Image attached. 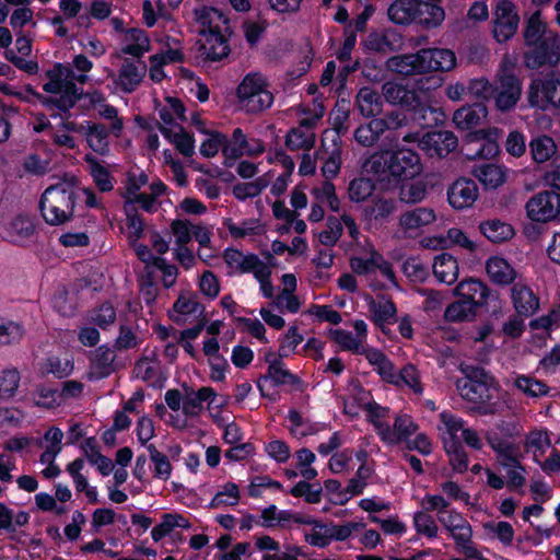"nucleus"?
Wrapping results in <instances>:
<instances>
[{"mask_svg":"<svg viewBox=\"0 0 560 560\" xmlns=\"http://www.w3.org/2000/svg\"><path fill=\"white\" fill-rule=\"evenodd\" d=\"M63 432L57 428L48 429L43 438L44 452L39 457V462H55L62 448Z\"/></svg>","mask_w":560,"mask_h":560,"instance_id":"5fc2aeb1","label":"nucleus"},{"mask_svg":"<svg viewBox=\"0 0 560 560\" xmlns=\"http://www.w3.org/2000/svg\"><path fill=\"white\" fill-rule=\"evenodd\" d=\"M525 210L533 222L556 221L560 219V195L549 190L540 191L528 199Z\"/></svg>","mask_w":560,"mask_h":560,"instance_id":"2eb2a0df","label":"nucleus"},{"mask_svg":"<svg viewBox=\"0 0 560 560\" xmlns=\"http://www.w3.org/2000/svg\"><path fill=\"white\" fill-rule=\"evenodd\" d=\"M312 195L318 203H326L331 211L338 212L340 210V201L330 179H326L319 187L313 188Z\"/></svg>","mask_w":560,"mask_h":560,"instance_id":"774afa93","label":"nucleus"},{"mask_svg":"<svg viewBox=\"0 0 560 560\" xmlns=\"http://www.w3.org/2000/svg\"><path fill=\"white\" fill-rule=\"evenodd\" d=\"M486 272L488 278L498 285L511 284L517 276L511 262L500 255H493L487 259Z\"/></svg>","mask_w":560,"mask_h":560,"instance_id":"7c9ffc66","label":"nucleus"},{"mask_svg":"<svg viewBox=\"0 0 560 560\" xmlns=\"http://www.w3.org/2000/svg\"><path fill=\"white\" fill-rule=\"evenodd\" d=\"M508 173L504 165L495 163H480L472 168V175L488 190L501 187L506 182Z\"/></svg>","mask_w":560,"mask_h":560,"instance_id":"cd10ccee","label":"nucleus"},{"mask_svg":"<svg viewBox=\"0 0 560 560\" xmlns=\"http://www.w3.org/2000/svg\"><path fill=\"white\" fill-rule=\"evenodd\" d=\"M369 363L374 366L377 373L388 383H398L397 373L394 365L386 355L377 349L364 348L363 353Z\"/></svg>","mask_w":560,"mask_h":560,"instance_id":"09e8293b","label":"nucleus"},{"mask_svg":"<svg viewBox=\"0 0 560 560\" xmlns=\"http://www.w3.org/2000/svg\"><path fill=\"white\" fill-rule=\"evenodd\" d=\"M530 107L540 110L560 108V77L549 74L532 81L527 91Z\"/></svg>","mask_w":560,"mask_h":560,"instance_id":"f8f14e48","label":"nucleus"},{"mask_svg":"<svg viewBox=\"0 0 560 560\" xmlns=\"http://www.w3.org/2000/svg\"><path fill=\"white\" fill-rule=\"evenodd\" d=\"M265 360L268 363V372L257 381V387L262 396L272 397L271 389L275 386L293 384L296 378L285 369L281 358L275 352L266 353Z\"/></svg>","mask_w":560,"mask_h":560,"instance_id":"a211bd4d","label":"nucleus"},{"mask_svg":"<svg viewBox=\"0 0 560 560\" xmlns=\"http://www.w3.org/2000/svg\"><path fill=\"white\" fill-rule=\"evenodd\" d=\"M513 307L521 317H530L539 308V298L526 284L517 282L511 288Z\"/></svg>","mask_w":560,"mask_h":560,"instance_id":"5701e85b","label":"nucleus"},{"mask_svg":"<svg viewBox=\"0 0 560 560\" xmlns=\"http://www.w3.org/2000/svg\"><path fill=\"white\" fill-rule=\"evenodd\" d=\"M30 515L24 511L14 512L0 503V529L15 532L19 527L28 523Z\"/></svg>","mask_w":560,"mask_h":560,"instance_id":"0e129e2a","label":"nucleus"},{"mask_svg":"<svg viewBox=\"0 0 560 560\" xmlns=\"http://www.w3.org/2000/svg\"><path fill=\"white\" fill-rule=\"evenodd\" d=\"M383 95L385 100L394 105H401L415 112H423L424 107L415 91L408 90L405 85L389 81L383 85Z\"/></svg>","mask_w":560,"mask_h":560,"instance_id":"b1692460","label":"nucleus"},{"mask_svg":"<svg viewBox=\"0 0 560 560\" xmlns=\"http://www.w3.org/2000/svg\"><path fill=\"white\" fill-rule=\"evenodd\" d=\"M352 270L358 275H368L378 270L389 282L394 283V271L388 261H386L377 252H371L368 259L354 257L350 261Z\"/></svg>","mask_w":560,"mask_h":560,"instance_id":"c85d7f7f","label":"nucleus"},{"mask_svg":"<svg viewBox=\"0 0 560 560\" xmlns=\"http://www.w3.org/2000/svg\"><path fill=\"white\" fill-rule=\"evenodd\" d=\"M369 312L371 318L381 329H385L396 319L397 310L393 301L386 296H377L375 299L368 296Z\"/></svg>","mask_w":560,"mask_h":560,"instance_id":"2f4dec72","label":"nucleus"},{"mask_svg":"<svg viewBox=\"0 0 560 560\" xmlns=\"http://www.w3.org/2000/svg\"><path fill=\"white\" fill-rule=\"evenodd\" d=\"M487 441L490 447L497 454V459L501 467L521 460V448L514 442L491 433L487 435Z\"/></svg>","mask_w":560,"mask_h":560,"instance_id":"f704fd0d","label":"nucleus"},{"mask_svg":"<svg viewBox=\"0 0 560 560\" xmlns=\"http://www.w3.org/2000/svg\"><path fill=\"white\" fill-rule=\"evenodd\" d=\"M15 49L16 52L13 50L9 52L11 61L20 69L33 72L36 69V65L26 59L32 51L31 39L26 36H19L15 40Z\"/></svg>","mask_w":560,"mask_h":560,"instance_id":"052dcab7","label":"nucleus"},{"mask_svg":"<svg viewBox=\"0 0 560 560\" xmlns=\"http://www.w3.org/2000/svg\"><path fill=\"white\" fill-rule=\"evenodd\" d=\"M241 498V491L236 483L232 481L224 482L218 487V490L210 502V506L218 509L236 505Z\"/></svg>","mask_w":560,"mask_h":560,"instance_id":"13d9d810","label":"nucleus"},{"mask_svg":"<svg viewBox=\"0 0 560 560\" xmlns=\"http://www.w3.org/2000/svg\"><path fill=\"white\" fill-rule=\"evenodd\" d=\"M386 130L383 119H373L369 124L359 126L354 131V139L364 147L373 145Z\"/></svg>","mask_w":560,"mask_h":560,"instance_id":"6e6d98bb","label":"nucleus"},{"mask_svg":"<svg viewBox=\"0 0 560 560\" xmlns=\"http://www.w3.org/2000/svg\"><path fill=\"white\" fill-rule=\"evenodd\" d=\"M182 59V54L177 49H167L165 51L152 55L150 57L149 75L153 82H161L165 77L163 67L165 65L177 62Z\"/></svg>","mask_w":560,"mask_h":560,"instance_id":"603ef678","label":"nucleus"},{"mask_svg":"<svg viewBox=\"0 0 560 560\" xmlns=\"http://www.w3.org/2000/svg\"><path fill=\"white\" fill-rule=\"evenodd\" d=\"M520 16L510 0H500L493 11L492 35L498 43L510 40L518 28Z\"/></svg>","mask_w":560,"mask_h":560,"instance_id":"f3484780","label":"nucleus"},{"mask_svg":"<svg viewBox=\"0 0 560 560\" xmlns=\"http://www.w3.org/2000/svg\"><path fill=\"white\" fill-rule=\"evenodd\" d=\"M215 393L211 387H201L198 390H189L184 395L183 415L186 418L198 417L203 409V404L208 402V408L213 418V404L215 400Z\"/></svg>","mask_w":560,"mask_h":560,"instance_id":"393cba45","label":"nucleus"},{"mask_svg":"<svg viewBox=\"0 0 560 560\" xmlns=\"http://www.w3.org/2000/svg\"><path fill=\"white\" fill-rule=\"evenodd\" d=\"M195 16L200 26L201 54L210 60H220L226 57L229 54L226 16L218 9L208 7L197 9Z\"/></svg>","mask_w":560,"mask_h":560,"instance_id":"39448f33","label":"nucleus"},{"mask_svg":"<svg viewBox=\"0 0 560 560\" xmlns=\"http://www.w3.org/2000/svg\"><path fill=\"white\" fill-rule=\"evenodd\" d=\"M439 419L440 422L436 429L444 448H453L455 445H460L463 431L467 429L465 421L448 411L441 412Z\"/></svg>","mask_w":560,"mask_h":560,"instance_id":"412c9836","label":"nucleus"},{"mask_svg":"<svg viewBox=\"0 0 560 560\" xmlns=\"http://www.w3.org/2000/svg\"><path fill=\"white\" fill-rule=\"evenodd\" d=\"M150 49V39L145 32L138 28L128 30L125 34L122 52L141 57Z\"/></svg>","mask_w":560,"mask_h":560,"instance_id":"8fccbe9b","label":"nucleus"},{"mask_svg":"<svg viewBox=\"0 0 560 560\" xmlns=\"http://www.w3.org/2000/svg\"><path fill=\"white\" fill-rule=\"evenodd\" d=\"M532 159L537 164L549 162L557 153L555 140L547 135L533 137L528 143Z\"/></svg>","mask_w":560,"mask_h":560,"instance_id":"37998d69","label":"nucleus"},{"mask_svg":"<svg viewBox=\"0 0 560 560\" xmlns=\"http://www.w3.org/2000/svg\"><path fill=\"white\" fill-rule=\"evenodd\" d=\"M405 142H417L419 148L429 156L444 158L453 152L458 144L452 131H431L423 135L409 132L404 136Z\"/></svg>","mask_w":560,"mask_h":560,"instance_id":"ddd939ff","label":"nucleus"},{"mask_svg":"<svg viewBox=\"0 0 560 560\" xmlns=\"http://www.w3.org/2000/svg\"><path fill=\"white\" fill-rule=\"evenodd\" d=\"M342 224L347 228L352 238L358 237L359 230L354 220L350 215L343 214L341 221L335 217L327 219L326 229L318 233L319 243L329 247L334 246L342 234Z\"/></svg>","mask_w":560,"mask_h":560,"instance_id":"bb28decb","label":"nucleus"},{"mask_svg":"<svg viewBox=\"0 0 560 560\" xmlns=\"http://www.w3.org/2000/svg\"><path fill=\"white\" fill-rule=\"evenodd\" d=\"M39 207L46 223L50 225L66 223L73 213V188L66 183L48 187L42 196Z\"/></svg>","mask_w":560,"mask_h":560,"instance_id":"0eeeda50","label":"nucleus"},{"mask_svg":"<svg viewBox=\"0 0 560 560\" xmlns=\"http://www.w3.org/2000/svg\"><path fill=\"white\" fill-rule=\"evenodd\" d=\"M476 312L477 307L474 304L460 299L446 307L444 317L448 322H463L472 318Z\"/></svg>","mask_w":560,"mask_h":560,"instance_id":"338daca9","label":"nucleus"},{"mask_svg":"<svg viewBox=\"0 0 560 560\" xmlns=\"http://www.w3.org/2000/svg\"><path fill=\"white\" fill-rule=\"evenodd\" d=\"M374 418L371 422L382 440L388 446L406 443L417 432L418 425L408 415L396 416L393 425L387 421L388 409L374 407Z\"/></svg>","mask_w":560,"mask_h":560,"instance_id":"6e6552de","label":"nucleus"},{"mask_svg":"<svg viewBox=\"0 0 560 560\" xmlns=\"http://www.w3.org/2000/svg\"><path fill=\"white\" fill-rule=\"evenodd\" d=\"M303 533L305 540L312 546L323 548L331 542L330 523L310 522Z\"/></svg>","mask_w":560,"mask_h":560,"instance_id":"bf43d9fd","label":"nucleus"},{"mask_svg":"<svg viewBox=\"0 0 560 560\" xmlns=\"http://www.w3.org/2000/svg\"><path fill=\"white\" fill-rule=\"evenodd\" d=\"M365 168L380 180L394 178L401 182L419 176L423 167L417 152L407 148H397L373 154L365 163Z\"/></svg>","mask_w":560,"mask_h":560,"instance_id":"7ed1b4c3","label":"nucleus"},{"mask_svg":"<svg viewBox=\"0 0 560 560\" xmlns=\"http://www.w3.org/2000/svg\"><path fill=\"white\" fill-rule=\"evenodd\" d=\"M374 407L381 406L372 401L370 392L358 385L351 387L350 393L343 400V408L347 415L354 417L361 411H365L370 421L374 418Z\"/></svg>","mask_w":560,"mask_h":560,"instance_id":"a878e982","label":"nucleus"},{"mask_svg":"<svg viewBox=\"0 0 560 560\" xmlns=\"http://www.w3.org/2000/svg\"><path fill=\"white\" fill-rule=\"evenodd\" d=\"M444 19L445 11L441 5L417 0L416 22L427 28H435L443 23Z\"/></svg>","mask_w":560,"mask_h":560,"instance_id":"79ce46f5","label":"nucleus"},{"mask_svg":"<svg viewBox=\"0 0 560 560\" xmlns=\"http://www.w3.org/2000/svg\"><path fill=\"white\" fill-rule=\"evenodd\" d=\"M189 521L177 513H165L161 517V522L151 530V537L154 541H160L168 535L174 528H188Z\"/></svg>","mask_w":560,"mask_h":560,"instance_id":"864d4df0","label":"nucleus"},{"mask_svg":"<svg viewBox=\"0 0 560 560\" xmlns=\"http://www.w3.org/2000/svg\"><path fill=\"white\" fill-rule=\"evenodd\" d=\"M438 219L433 208L420 206L407 209L398 218V232L407 238L420 236Z\"/></svg>","mask_w":560,"mask_h":560,"instance_id":"dca6fc26","label":"nucleus"},{"mask_svg":"<svg viewBox=\"0 0 560 560\" xmlns=\"http://www.w3.org/2000/svg\"><path fill=\"white\" fill-rule=\"evenodd\" d=\"M432 269L434 277L446 284L454 283L459 273L457 259L448 253L438 255L433 260Z\"/></svg>","mask_w":560,"mask_h":560,"instance_id":"4c0bfd02","label":"nucleus"},{"mask_svg":"<svg viewBox=\"0 0 560 560\" xmlns=\"http://www.w3.org/2000/svg\"><path fill=\"white\" fill-rule=\"evenodd\" d=\"M147 69L142 65H137L133 61L125 60L118 73L113 70H107V74L113 79L115 89L125 93L133 92L145 75Z\"/></svg>","mask_w":560,"mask_h":560,"instance_id":"aec40b11","label":"nucleus"},{"mask_svg":"<svg viewBox=\"0 0 560 560\" xmlns=\"http://www.w3.org/2000/svg\"><path fill=\"white\" fill-rule=\"evenodd\" d=\"M34 233V223L27 215H16L0 224V235L15 244H22Z\"/></svg>","mask_w":560,"mask_h":560,"instance_id":"c756f323","label":"nucleus"},{"mask_svg":"<svg viewBox=\"0 0 560 560\" xmlns=\"http://www.w3.org/2000/svg\"><path fill=\"white\" fill-rule=\"evenodd\" d=\"M428 247L448 248L457 246L468 253H475L478 244L468 236L466 232L458 228H451L447 230L446 235L440 238H431L425 243Z\"/></svg>","mask_w":560,"mask_h":560,"instance_id":"473e14b6","label":"nucleus"},{"mask_svg":"<svg viewBox=\"0 0 560 560\" xmlns=\"http://www.w3.org/2000/svg\"><path fill=\"white\" fill-rule=\"evenodd\" d=\"M478 196V186L469 178H459L455 180L447 190V200L451 207L456 210L471 207Z\"/></svg>","mask_w":560,"mask_h":560,"instance_id":"4be33fe9","label":"nucleus"},{"mask_svg":"<svg viewBox=\"0 0 560 560\" xmlns=\"http://www.w3.org/2000/svg\"><path fill=\"white\" fill-rule=\"evenodd\" d=\"M86 163L89 165V172L98 189L101 191L112 190L113 179L108 170L90 155L86 156Z\"/></svg>","mask_w":560,"mask_h":560,"instance_id":"69168bd1","label":"nucleus"},{"mask_svg":"<svg viewBox=\"0 0 560 560\" xmlns=\"http://www.w3.org/2000/svg\"><path fill=\"white\" fill-rule=\"evenodd\" d=\"M303 116L300 119V126L293 128L288 135L285 143L291 150H308L315 142V133L312 127L324 116V106L318 101H313L312 108L302 107Z\"/></svg>","mask_w":560,"mask_h":560,"instance_id":"9b49d317","label":"nucleus"},{"mask_svg":"<svg viewBox=\"0 0 560 560\" xmlns=\"http://www.w3.org/2000/svg\"><path fill=\"white\" fill-rule=\"evenodd\" d=\"M481 234L492 243H503L510 241L514 234V228L499 219H491L481 222L479 225Z\"/></svg>","mask_w":560,"mask_h":560,"instance_id":"a18cd8bd","label":"nucleus"},{"mask_svg":"<svg viewBox=\"0 0 560 560\" xmlns=\"http://www.w3.org/2000/svg\"><path fill=\"white\" fill-rule=\"evenodd\" d=\"M223 257L230 271L233 273L253 272L261 264L255 255H245L235 248H226Z\"/></svg>","mask_w":560,"mask_h":560,"instance_id":"49530a36","label":"nucleus"},{"mask_svg":"<svg viewBox=\"0 0 560 560\" xmlns=\"http://www.w3.org/2000/svg\"><path fill=\"white\" fill-rule=\"evenodd\" d=\"M107 136L105 127L94 122H89V128L84 133L89 147L100 154H104L108 150Z\"/></svg>","mask_w":560,"mask_h":560,"instance_id":"e2e57ef3","label":"nucleus"},{"mask_svg":"<svg viewBox=\"0 0 560 560\" xmlns=\"http://www.w3.org/2000/svg\"><path fill=\"white\" fill-rule=\"evenodd\" d=\"M357 105L364 117H372L382 112L383 100L377 92L364 86L357 95Z\"/></svg>","mask_w":560,"mask_h":560,"instance_id":"3c124183","label":"nucleus"},{"mask_svg":"<svg viewBox=\"0 0 560 560\" xmlns=\"http://www.w3.org/2000/svg\"><path fill=\"white\" fill-rule=\"evenodd\" d=\"M551 446V439L549 432L544 429H535L530 431L524 442L525 451L532 454L535 463H540V459Z\"/></svg>","mask_w":560,"mask_h":560,"instance_id":"c03bdc74","label":"nucleus"},{"mask_svg":"<svg viewBox=\"0 0 560 560\" xmlns=\"http://www.w3.org/2000/svg\"><path fill=\"white\" fill-rule=\"evenodd\" d=\"M202 308L197 298L192 293H182L174 303L170 317L178 323L184 324L188 318L201 314Z\"/></svg>","mask_w":560,"mask_h":560,"instance_id":"58836bf2","label":"nucleus"},{"mask_svg":"<svg viewBox=\"0 0 560 560\" xmlns=\"http://www.w3.org/2000/svg\"><path fill=\"white\" fill-rule=\"evenodd\" d=\"M342 141L336 129L325 130L322 144L317 151V158L323 162L320 167L325 179H332L338 176L342 164Z\"/></svg>","mask_w":560,"mask_h":560,"instance_id":"4468645a","label":"nucleus"},{"mask_svg":"<svg viewBox=\"0 0 560 560\" xmlns=\"http://www.w3.org/2000/svg\"><path fill=\"white\" fill-rule=\"evenodd\" d=\"M161 132L183 155L191 156L195 152L194 138L180 126L161 127Z\"/></svg>","mask_w":560,"mask_h":560,"instance_id":"a19ab883","label":"nucleus"},{"mask_svg":"<svg viewBox=\"0 0 560 560\" xmlns=\"http://www.w3.org/2000/svg\"><path fill=\"white\" fill-rule=\"evenodd\" d=\"M524 40L527 47L525 63L530 69L555 65L560 59V38L547 28L540 12H534L526 22Z\"/></svg>","mask_w":560,"mask_h":560,"instance_id":"f03ea898","label":"nucleus"},{"mask_svg":"<svg viewBox=\"0 0 560 560\" xmlns=\"http://www.w3.org/2000/svg\"><path fill=\"white\" fill-rule=\"evenodd\" d=\"M159 115L162 120L161 127H171L178 125L177 121L186 120L183 104L174 97L166 98V104L159 110Z\"/></svg>","mask_w":560,"mask_h":560,"instance_id":"680f3d73","label":"nucleus"},{"mask_svg":"<svg viewBox=\"0 0 560 560\" xmlns=\"http://www.w3.org/2000/svg\"><path fill=\"white\" fill-rule=\"evenodd\" d=\"M456 65L455 52L452 49L440 47L423 48L416 54L394 56L387 61L389 70L402 75L450 72L455 69Z\"/></svg>","mask_w":560,"mask_h":560,"instance_id":"20e7f679","label":"nucleus"},{"mask_svg":"<svg viewBox=\"0 0 560 560\" xmlns=\"http://www.w3.org/2000/svg\"><path fill=\"white\" fill-rule=\"evenodd\" d=\"M513 67V63L505 58L497 75V86L492 96H494L497 108L501 112L513 109L522 95V82L514 75Z\"/></svg>","mask_w":560,"mask_h":560,"instance_id":"9d476101","label":"nucleus"},{"mask_svg":"<svg viewBox=\"0 0 560 560\" xmlns=\"http://www.w3.org/2000/svg\"><path fill=\"white\" fill-rule=\"evenodd\" d=\"M488 115V109L483 104L464 106L454 113L453 121L459 129H471L481 124Z\"/></svg>","mask_w":560,"mask_h":560,"instance_id":"ea45409f","label":"nucleus"},{"mask_svg":"<svg viewBox=\"0 0 560 560\" xmlns=\"http://www.w3.org/2000/svg\"><path fill=\"white\" fill-rule=\"evenodd\" d=\"M488 293L487 285L482 281L472 278L460 281L455 288L457 296L470 302L477 308L486 302Z\"/></svg>","mask_w":560,"mask_h":560,"instance_id":"e433bc0d","label":"nucleus"},{"mask_svg":"<svg viewBox=\"0 0 560 560\" xmlns=\"http://www.w3.org/2000/svg\"><path fill=\"white\" fill-rule=\"evenodd\" d=\"M223 225L229 231L231 237L235 240L248 238L264 233V225L258 219H246L235 222L226 218L223 220Z\"/></svg>","mask_w":560,"mask_h":560,"instance_id":"de8ad7c7","label":"nucleus"},{"mask_svg":"<svg viewBox=\"0 0 560 560\" xmlns=\"http://www.w3.org/2000/svg\"><path fill=\"white\" fill-rule=\"evenodd\" d=\"M456 389L460 397L478 411L490 413L495 410L499 384L482 370H472L468 376L457 380Z\"/></svg>","mask_w":560,"mask_h":560,"instance_id":"423d86ee","label":"nucleus"},{"mask_svg":"<svg viewBox=\"0 0 560 560\" xmlns=\"http://www.w3.org/2000/svg\"><path fill=\"white\" fill-rule=\"evenodd\" d=\"M417 0H396L388 8V18L397 24H407L416 19Z\"/></svg>","mask_w":560,"mask_h":560,"instance_id":"4d7b16f0","label":"nucleus"},{"mask_svg":"<svg viewBox=\"0 0 560 560\" xmlns=\"http://www.w3.org/2000/svg\"><path fill=\"white\" fill-rule=\"evenodd\" d=\"M439 521L458 544L465 545L469 541L471 528L460 513L448 510L440 515Z\"/></svg>","mask_w":560,"mask_h":560,"instance_id":"72a5a7b5","label":"nucleus"},{"mask_svg":"<svg viewBox=\"0 0 560 560\" xmlns=\"http://www.w3.org/2000/svg\"><path fill=\"white\" fill-rule=\"evenodd\" d=\"M354 332L336 328L329 329V338L343 351L362 354L368 339V325L362 319L353 322Z\"/></svg>","mask_w":560,"mask_h":560,"instance_id":"6ab92c4d","label":"nucleus"},{"mask_svg":"<svg viewBox=\"0 0 560 560\" xmlns=\"http://www.w3.org/2000/svg\"><path fill=\"white\" fill-rule=\"evenodd\" d=\"M500 131L497 128L479 130L476 135L472 143L477 145L476 152L469 158H482L491 159L499 152L498 139Z\"/></svg>","mask_w":560,"mask_h":560,"instance_id":"c9c22d12","label":"nucleus"},{"mask_svg":"<svg viewBox=\"0 0 560 560\" xmlns=\"http://www.w3.org/2000/svg\"><path fill=\"white\" fill-rule=\"evenodd\" d=\"M237 97L242 107L250 113L267 109L273 102L268 82L260 73H249L243 79L237 88Z\"/></svg>","mask_w":560,"mask_h":560,"instance_id":"1a4fd4ad","label":"nucleus"},{"mask_svg":"<svg viewBox=\"0 0 560 560\" xmlns=\"http://www.w3.org/2000/svg\"><path fill=\"white\" fill-rule=\"evenodd\" d=\"M73 66L81 74L74 75L68 66L57 63L46 72V82L43 84L44 91L50 94L49 101L62 110L71 108L80 96L81 90L75 81L82 84L93 63L85 56L78 55L73 59Z\"/></svg>","mask_w":560,"mask_h":560,"instance_id":"f257e3e1","label":"nucleus"}]
</instances>
